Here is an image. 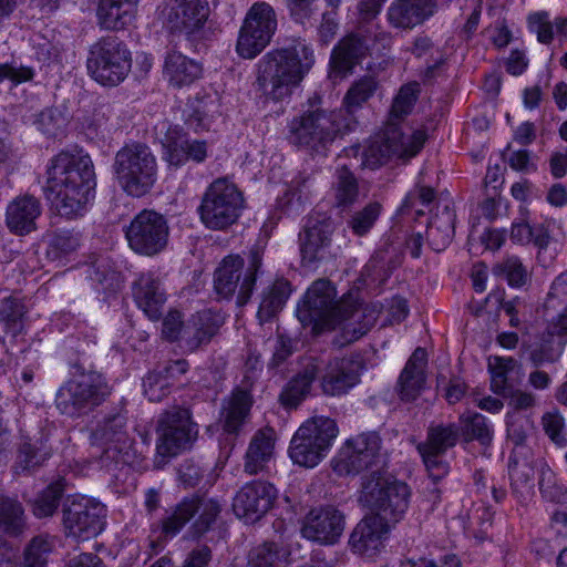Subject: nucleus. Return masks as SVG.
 Wrapping results in <instances>:
<instances>
[{
  "instance_id": "e2e57ef3",
  "label": "nucleus",
  "mask_w": 567,
  "mask_h": 567,
  "mask_svg": "<svg viewBox=\"0 0 567 567\" xmlns=\"http://www.w3.org/2000/svg\"><path fill=\"white\" fill-rule=\"evenodd\" d=\"M34 72L16 61L0 64V82L9 81L13 85L32 80Z\"/></svg>"
},
{
  "instance_id": "c85d7f7f",
  "label": "nucleus",
  "mask_w": 567,
  "mask_h": 567,
  "mask_svg": "<svg viewBox=\"0 0 567 567\" xmlns=\"http://www.w3.org/2000/svg\"><path fill=\"white\" fill-rule=\"evenodd\" d=\"M202 74V64L181 52H168L164 59L163 76L174 89L192 85Z\"/></svg>"
},
{
  "instance_id": "393cba45",
  "label": "nucleus",
  "mask_w": 567,
  "mask_h": 567,
  "mask_svg": "<svg viewBox=\"0 0 567 567\" xmlns=\"http://www.w3.org/2000/svg\"><path fill=\"white\" fill-rule=\"evenodd\" d=\"M221 324L223 319L217 312L210 309L197 311L186 320L181 349L186 352H195L200 347L208 344Z\"/></svg>"
},
{
  "instance_id": "79ce46f5",
  "label": "nucleus",
  "mask_w": 567,
  "mask_h": 567,
  "mask_svg": "<svg viewBox=\"0 0 567 567\" xmlns=\"http://www.w3.org/2000/svg\"><path fill=\"white\" fill-rule=\"evenodd\" d=\"M379 82L374 75L365 74L357 79L346 92L342 106L349 115L360 110L377 92Z\"/></svg>"
},
{
  "instance_id": "dca6fc26",
  "label": "nucleus",
  "mask_w": 567,
  "mask_h": 567,
  "mask_svg": "<svg viewBox=\"0 0 567 567\" xmlns=\"http://www.w3.org/2000/svg\"><path fill=\"white\" fill-rule=\"evenodd\" d=\"M278 25L275 9L267 2L254 3L239 30L236 50L244 59H254L271 41Z\"/></svg>"
},
{
  "instance_id": "680f3d73",
  "label": "nucleus",
  "mask_w": 567,
  "mask_h": 567,
  "mask_svg": "<svg viewBox=\"0 0 567 567\" xmlns=\"http://www.w3.org/2000/svg\"><path fill=\"white\" fill-rule=\"evenodd\" d=\"M186 320L177 310H171L163 319L162 334L169 342H178L182 346V334Z\"/></svg>"
},
{
  "instance_id": "603ef678",
  "label": "nucleus",
  "mask_w": 567,
  "mask_h": 567,
  "mask_svg": "<svg viewBox=\"0 0 567 567\" xmlns=\"http://www.w3.org/2000/svg\"><path fill=\"white\" fill-rule=\"evenodd\" d=\"M511 241L516 246H526L533 244L538 248H545L549 245V237L544 228H532L528 224H514L511 230Z\"/></svg>"
},
{
  "instance_id": "09e8293b",
  "label": "nucleus",
  "mask_w": 567,
  "mask_h": 567,
  "mask_svg": "<svg viewBox=\"0 0 567 567\" xmlns=\"http://www.w3.org/2000/svg\"><path fill=\"white\" fill-rule=\"evenodd\" d=\"M526 25L539 43L548 45L554 41L555 18H551L548 11L538 10L528 13Z\"/></svg>"
},
{
  "instance_id": "f257e3e1",
  "label": "nucleus",
  "mask_w": 567,
  "mask_h": 567,
  "mask_svg": "<svg viewBox=\"0 0 567 567\" xmlns=\"http://www.w3.org/2000/svg\"><path fill=\"white\" fill-rule=\"evenodd\" d=\"M96 178L89 155L61 152L47 168L48 198L61 216H81L94 199Z\"/></svg>"
},
{
  "instance_id": "20e7f679",
  "label": "nucleus",
  "mask_w": 567,
  "mask_h": 567,
  "mask_svg": "<svg viewBox=\"0 0 567 567\" xmlns=\"http://www.w3.org/2000/svg\"><path fill=\"white\" fill-rule=\"evenodd\" d=\"M419 94L416 82L403 85L393 100L391 109V121L408 115ZM427 138L423 128L403 132L395 123L390 122L385 128L381 143H373L363 154V165L375 168L382 165L388 158H409L415 156L423 147Z\"/></svg>"
},
{
  "instance_id": "7c9ffc66",
  "label": "nucleus",
  "mask_w": 567,
  "mask_h": 567,
  "mask_svg": "<svg viewBox=\"0 0 567 567\" xmlns=\"http://www.w3.org/2000/svg\"><path fill=\"white\" fill-rule=\"evenodd\" d=\"M275 443L274 430L264 429L256 432L245 454L244 472L257 475L268 471L275 456Z\"/></svg>"
},
{
  "instance_id": "6e6d98bb",
  "label": "nucleus",
  "mask_w": 567,
  "mask_h": 567,
  "mask_svg": "<svg viewBox=\"0 0 567 567\" xmlns=\"http://www.w3.org/2000/svg\"><path fill=\"white\" fill-rule=\"evenodd\" d=\"M381 213V205L377 202L369 203L357 212L349 220V227L358 236H364L374 226Z\"/></svg>"
},
{
  "instance_id": "bb28decb",
  "label": "nucleus",
  "mask_w": 567,
  "mask_h": 567,
  "mask_svg": "<svg viewBox=\"0 0 567 567\" xmlns=\"http://www.w3.org/2000/svg\"><path fill=\"white\" fill-rule=\"evenodd\" d=\"M436 7L435 0H394L388 8L386 18L393 28L411 30L432 17Z\"/></svg>"
},
{
  "instance_id": "e433bc0d",
  "label": "nucleus",
  "mask_w": 567,
  "mask_h": 567,
  "mask_svg": "<svg viewBox=\"0 0 567 567\" xmlns=\"http://www.w3.org/2000/svg\"><path fill=\"white\" fill-rule=\"evenodd\" d=\"M319 372V362L316 358H310L305 363L302 370L298 372L285 386L280 394L282 405L296 408L310 393L312 382Z\"/></svg>"
},
{
  "instance_id": "4468645a",
  "label": "nucleus",
  "mask_w": 567,
  "mask_h": 567,
  "mask_svg": "<svg viewBox=\"0 0 567 567\" xmlns=\"http://www.w3.org/2000/svg\"><path fill=\"white\" fill-rule=\"evenodd\" d=\"M131 53L116 37H105L92 45L87 69L102 85L121 83L131 70Z\"/></svg>"
},
{
  "instance_id": "bf43d9fd",
  "label": "nucleus",
  "mask_w": 567,
  "mask_h": 567,
  "mask_svg": "<svg viewBox=\"0 0 567 567\" xmlns=\"http://www.w3.org/2000/svg\"><path fill=\"white\" fill-rule=\"evenodd\" d=\"M464 435L467 441L477 440L482 445H489L493 431L487 424L486 417L475 413L465 421Z\"/></svg>"
},
{
  "instance_id": "c03bdc74",
  "label": "nucleus",
  "mask_w": 567,
  "mask_h": 567,
  "mask_svg": "<svg viewBox=\"0 0 567 567\" xmlns=\"http://www.w3.org/2000/svg\"><path fill=\"white\" fill-rule=\"evenodd\" d=\"M217 109L216 100L210 95L197 96L189 103L186 124L195 132L206 131L209 128Z\"/></svg>"
},
{
  "instance_id": "72a5a7b5",
  "label": "nucleus",
  "mask_w": 567,
  "mask_h": 567,
  "mask_svg": "<svg viewBox=\"0 0 567 567\" xmlns=\"http://www.w3.org/2000/svg\"><path fill=\"white\" fill-rule=\"evenodd\" d=\"M367 45L358 35L350 34L339 41L333 48L330 66L334 76L344 79L352 73L353 68L365 54Z\"/></svg>"
},
{
  "instance_id": "864d4df0",
  "label": "nucleus",
  "mask_w": 567,
  "mask_h": 567,
  "mask_svg": "<svg viewBox=\"0 0 567 567\" xmlns=\"http://www.w3.org/2000/svg\"><path fill=\"white\" fill-rule=\"evenodd\" d=\"M63 484L54 482L50 484L33 503V514L39 518L52 516L63 494Z\"/></svg>"
},
{
  "instance_id": "9b49d317",
  "label": "nucleus",
  "mask_w": 567,
  "mask_h": 567,
  "mask_svg": "<svg viewBox=\"0 0 567 567\" xmlns=\"http://www.w3.org/2000/svg\"><path fill=\"white\" fill-rule=\"evenodd\" d=\"M156 464L164 465L168 458L188 451L197 440V424L187 409L173 406L164 411L156 426Z\"/></svg>"
},
{
  "instance_id": "7ed1b4c3",
  "label": "nucleus",
  "mask_w": 567,
  "mask_h": 567,
  "mask_svg": "<svg viewBox=\"0 0 567 567\" xmlns=\"http://www.w3.org/2000/svg\"><path fill=\"white\" fill-rule=\"evenodd\" d=\"M315 52L301 38H290L268 51L256 64V83L262 95L280 102L291 96L315 65Z\"/></svg>"
},
{
  "instance_id": "473e14b6",
  "label": "nucleus",
  "mask_w": 567,
  "mask_h": 567,
  "mask_svg": "<svg viewBox=\"0 0 567 567\" xmlns=\"http://www.w3.org/2000/svg\"><path fill=\"white\" fill-rule=\"evenodd\" d=\"M133 297L137 307L153 321L162 316L166 301L159 281L151 274H143L133 285Z\"/></svg>"
},
{
  "instance_id": "5fc2aeb1",
  "label": "nucleus",
  "mask_w": 567,
  "mask_h": 567,
  "mask_svg": "<svg viewBox=\"0 0 567 567\" xmlns=\"http://www.w3.org/2000/svg\"><path fill=\"white\" fill-rule=\"evenodd\" d=\"M39 131L43 134L54 137L58 136L66 125V118L58 109H44L39 114L30 118Z\"/></svg>"
},
{
  "instance_id": "4d7b16f0",
  "label": "nucleus",
  "mask_w": 567,
  "mask_h": 567,
  "mask_svg": "<svg viewBox=\"0 0 567 567\" xmlns=\"http://www.w3.org/2000/svg\"><path fill=\"white\" fill-rule=\"evenodd\" d=\"M455 215L447 205L443 207V220L436 217L429 229V236L432 237L430 244L447 245L449 239L454 233Z\"/></svg>"
},
{
  "instance_id": "b1692460",
  "label": "nucleus",
  "mask_w": 567,
  "mask_h": 567,
  "mask_svg": "<svg viewBox=\"0 0 567 567\" xmlns=\"http://www.w3.org/2000/svg\"><path fill=\"white\" fill-rule=\"evenodd\" d=\"M363 370L362 360L359 358H334L324 368L320 379V388L323 394L340 396L348 393L360 382Z\"/></svg>"
},
{
  "instance_id": "4c0bfd02",
  "label": "nucleus",
  "mask_w": 567,
  "mask_h": 567,
  "mask_svg": "<svg viewBox=\"0 0 567 567\" xmlns=\"http://www.w3.org/2000/svg\"><path fill=\"white\" fill-rule=\"evenodd\" d=\"M137 0H100L97 20L106 30H120L132 22Z\"/></svg>"
},
{
  "instance_id": "de8ad7c7",
  "label": "nucleus",
  "mask_w": 567,
  "mask_h": 567,
  "mask_svg": "<svg viewBox=\"0 0 567 567\" xmlns=\"http://www.w3.org/2000/svg\"><path fill=\"white\" fill-rule=\"evenodd\" d=\"M287 559L288 551L275 543H265L249 555L251 567H285Z\"/></svg>"
},
{
  "instance_id": "49530a36",
  "label": "nucleus",
  "mask_w": 567,
  "mask_h": 567,
  "mask_svg": "<svg viewBox=\"0 0 567 567\" xmlns=\"http://www.w3.org/2000/svg\"><path fill=\"white\" fill-rule=\"evenodd\" d=\"M509 476L513 493L519 501L533 496L535 471L528 462L511 461Z\"/></svg>"
},
{
  "instance_id": "f03ea898",
  "label": "nucleus",
  "mask_w": 567,
  "mask_h": 567,
  "mask_svg": "<svg viewBox=\"0 0 567 567\" xmlns=\"http://www.w3.org/2000/svg\"><path fill=\"white\" fill-rule=\"evenodd\" d=\"M336 297V289L329 280H316L298 305L297 317L303 327H310L315 333L342 326L346 340L355 341L374 324V312L341 306Z\"/></svg>"
},
{
  "instance_id": "f8f14e48",
  "label": "nucleus",
  "mask_w": 567,
  "mask_h": 567,
  "mask_svg": "<svg viewBox=\"0 0 567 567\" xmlns=\"http://www.w3.org/2000/svg\"><path fill=\"white\" fill-rule=\"evenodd\" d=\"M244 198L228 178L215 179L203 195L198 213L203 224L212 229L233 225L243 209Z\"/></svg>"
},
{
  "instance_id": "5701e85b",
  "label": "nucleus",
  "mask_w": 567,
  "mask_h": 567,
  "mask_svg": "<svg viewBox=\"0 0 567 567\" xmlns=\"http://www.w3.org/2000/svg\"><path fill=\"white\" fill-rule=\"evenodd\" d=\"M126 238L131 248H163L168 238L167 220L154 210L144 209L131 221Z\"/></svg>"
},
{
  "instance_id": "39448f33",
  "label": "nucleus",
  "mask_w": 567,
  "mask_h": 567,
  "mask_svg": "<svg viewBox=\"0 0 567 567\" xmlns=\"http://www.w3.org/2000/svg\"><path fill=\"white\" fill-rule=\"evenodd\" d=\"M72 377L64 382L55 394V406L64 415L81 417L101 405L111 393L105 378L82 364L72 365Z\"/></svg>"
},
{
  "instance_id": "a878e982",
  "label": "nucleus",
  "mask_w": 567,
  "mask_h": 567,
  "mask_svg": "<svg viewBox=\"0 0 567 567\" xmlns=\"http://www.w3.org/2000/svg\"><path fill=\"white\" fill-rule=\"evenodd\" d=\"M391 527L392 525L379 516L367 515L353 528L349 545L357 554L373 556L381 549Z\"/></svg>"
},
{
  "instance_id": "cd10ccee",
  "label": "nucleus",
  "mask_w": 567,
  "mask_h": 567,
  "mask_svg": "<svg viewBox=\"0 0 567 567\" xmlns=\"http://www.w3.org/2000/svg\"><path fill=\"white\" fill-rule=\"evenodd\" d=\"M188 370L186 360H176L148 372L143 379V391L151 402L166 398L181 377Z\"/></svg>"
},
{
  "instance_id": "37998d69",
  "label": "nucleus",
  "mask_w": 567,
  "mask_h": 567,
  "mask_svg": "<svg viewBox=\"0 0 567 567\" xmlns=\"http://www.w3.org/2000/svg\"><path fill=\"white\" fill-rule=\"evenodd\" d=\"M332 223L320 215L310 216L300 233L301 248H323L331 243Z\"/></svg>"
},
{
  "instance_id": "052dcab7",
  "label": "nucleus",
  "mask_w": 567,
  "mask_h": 567,
  "mask_svg": "<svg viewBox=\"0 0 567 567\" xmlns=\"http://www.w3.org/2000/svg\"><path fill=\"white\" fill-rule=\"evenodd\" d=\"M538 488L543 497L549 502H558L564 495L563 488L557 485L555 473L547 464L539 468Z\"/></svg>"
},
{
  "instance_id": "3c124183",
  "label": "nucleus",
  "mask_w": 567,
  "mask_h": 567,
  "mask_svg": "<svg viewBox=\"0 0 567 567\" xmlns=\"http://www.w3.org/2000/svg\"><path fill=\"white\" fill-rule=\"evenodd\" d=\"M52 539L44 535L33 537L23 550L24 567H45L48 555L52 551Z\"/></svg>"
},
{
  "instance_id": "aec40b11",
  "label": "nucleus",
  "mask_w": 567,
  "mask_h": 567,
  "mask_svg": "<svg viewBox=\"0 0 567 567\" xmlns=\"http://www.w3.org/2000/svg\"><path fill=\"white\" fill-rule=\"evenodd\" d=\"M346 527V517L333 506H319L309 511L301 525V535L320 545L337 544Z\"/></svg>"
},
{
  "instance_id": "13d9d810",
  "label": "nucleus",
  "mask_w": 567,
  "mask_h": 567,
  "mask_svg": "<svg viewBox=\"0 0 567 567\" xmlns=\"http://www.w3.org/2000/svg\"><path fill=\"white\" fill-rule=\"evenodd\" d=\"M493 272L496 276L505 277L512 287H522L527 280V270L517 258H508L495 265Z\"/></svg>"
},
{
  "instance_id": "c9c22d12",
  "label": "nucleus",
  "mask_w": 567,
  "mask_h": 567,
  "mask_svg": "<svg viewBox=\"0 0 567 567\" xmlns=\"http://www.w3.org/2000/svg\"><path fill=\"white\" fill-rule=\"evenodd\" d=\"M330 194L332 195L334 206L342 210L352 207L359 202L361 187L358 178L347 164L339 163L336 166Z\"/></svg>"
},
{
  "instance_id": "a19ab883",
  "label": "nucleus",
  "mask_w": 567,
  "mask_h": 567,
  "mask_svg": "<svg viewBox=\"0 0 567 567\" xmlns=\"http://www.w3.org/2000/svg\"><path fill=\"white\" fill-rule=\"evenodd\" d=\"M25 529L22 504L14 497L0 495V530L11 537L20 536Z\"/></svg>"
},
{
  "instance_id": "412c9836",
  "label": "nucleus",
  "mask_w": 567,
  "mask_h": 567,
  "mask_svg": "<svg viewBox=\"0 0 567 567\" xmlns=\"http://www.w3.org/2000/svg\"><path fill=\"white\" fill-rule=\"evenodd\" d=\"M208 16L207 0H171L159 10V19L167 29L186 34L203 28Z\"/></svg>"
},
{
  "instance_id": "58836bf2",
  "label": "nucleus",
  "mask_w": 567,
  "mask_h": 567,
  "mask_svg": "<svg viewBox=\"0 0 567 567\" xmlns=\"http://www.w3.org/2000/svg\"><path fill=\"white\" fill-rule=\"evenodd\" d=\"M51 456V450L42 440H24L20 443L14 463L17 474H27L42 466Z\"/></svg>"
},
{
  "instance_id": "6e6552de",
  "label": "nucleus",
  "mask_w": 567,
  "mask_h": 567,
  "mask_svg": "<svg viewBox=\"0 0 567 567\" xmlns=\"http://www.w3.org/2000/svg\"><path fill=\"white\" fill-rule=\"evenodd\" d=\"M113 171L118 185L126 194L141 197L148 193L156 182V157L144 144H126L115 154Z\"/></svg>"
},
{
  "instance_id": "ddd939ff",
  "label": "nucleus",
  "mask_w": 567,
  "mask_h": 567,
  "mask_svg": "<svg viewBox=\"0 0 567 567\" xmlns=\"http://www.w3.org/2000/svg\"><path fill=\"white\" fill-rule=\"evenodd\" d=\"M93 437L104 445L101 462L106 470L113 471L137 463V454L127 433L124 414L106 415L94 430Z\"/></svg>"
},
{
  "instance_id": "a211bd4d",
  "label": "nucleus",
  "mask_w": 567,
  "mask_h": 567,
  "mask_svg": "<svg viewBox=\"0 0 567 567\" xmlns=\"http://www.w3.org/2000/svg\"><path fill=\"white\" fill-rule=\"evenodd\" d=\"M106 509L85 496L68 497L63 507V525L69 536L80 540L97 536L104 528Z\"/></svg>"
},
{
  "instance_id": "338daca9",
  "label": "nucleus",
  "mask_w": 567,
  "mask_h": 567,
  "mask_svg": "<svg viewBox=\"0 0 567 567\" xmlns=\"http://www.w3.org/2000/svg\"><path fill=\"white\" fill-rule=\"evenodd\" d=\"M423 458L425 467L429 472L430 477L434 483L443 478L449 473V465L442 461L440 456L442 454H435L430 452H419Z\"/></svg>"
},
{
  "instance_id": "f704fd0d",
  "label": "nucleus",
  "mask_w": 567,
  "mask_h": 567,
  "mask_svg": "<svg viewBox=\"0 0 567 567\" xmlns=\"http://www.w3.org/2000/svg\"><path fill=\"white\" fill-rule=\"evenodd\" d=\"M252 404L248 391L236 389L224 400L220 413L223 429L229 434H236L247 423Z\"/></svg>"
},
{
  "instance_id": "f3484780",
  "label": "nucleus",
  "mask_w": 567,
  "mask_h": 567,
  "mask_svg": "<svg viewBox=\"0 0 567 567\" xmlns=\"http://www.w3.org/2000/svg\"><path fill=\"white\" fill-rule=\"evenodd\" d=\"M386 464V454L382 452L381 439L374 433H363L351 440L340 451L336 470L340 474H358L364 470L381 472Z\"/></svg>"
},
{
  "instance_id": "8fccbe9b",
  "label": "nucleus",
  "mask_w": 567,
  "mask_h": 567,
  "mask_svg": "<svg viewBox=\"0 0 567 567\" xmlns=\"http://www.w3.org/2000/svg\"><path fill=\"white\" fill-rule=\"evenodd\" d=\"M516 360L513 358L492 357L488 359V371L491 373V389L494 393L506 395L508 390L507 378L513 371Z\"/></svg>"
},
{
  "instance_id": "0e129e2a",
  "label": "nucleus",
  "mask_w": 567,
  "mask_h": 567,
  "mask_svg": "<svg viewBox=\"0 0 567 567\" xmlns=\"http://www.w3.org/2000/svg\"><path fill=\"white\" fill-rule=\"evenodd\" d=\"M435 198V192L431 187H420L414 193L408 194L405 197L403 207L405 209H414L416 215H423V208L430 206Z\"/></svg>"
},
{
  "instance_id": "6ab92c4d",
  "label": "nucleus",
  "mask_w": 567,
  "mask_h": 567,
  "mask_svg": "<svg viewBox=\"0 0 567 567\" xmlns=\"http://www.w3.org/2000/svg\"><path fill=\"white\" fill-rule=\"evenodd\" d=\"M277 488L269 482L255 480L246 483L234 496L233 511L246 523L259 520L274 506Z\"/></svg>"
},
{
  "instance_id": "0eeeda50",
  "label": "nucleus",
  "mask_w": 567,
  "mask_h": 567,
  "mask_svg": "<svg viewBox=\"0 0 567 567\" xmlns=\"http://www.w3.org/2000/svg\"><path fill=\"white\" fill-rule=\"evenodd\" d=\"M262 265L260 250H250L248 255H228L214 272V290L224 299L236 296L238 306H244L250 299Z\"/></svg>"
},
{
  "instance_id": "c756f323",
  "label": "nucleus",
  "mask_w": 567,
  "mask_h": 567,
  "mask_svg": "<svg viewBox=\"0 0 567 567\" xmlns=\"http://www.w3.org/2000/svg\"><path fill=\"white\" fill-rule=\"evenodd\" d=\"M41 215L40 202L30 195L16 197L6 210V224L17 235H25L35 229V220Z\"/></svg>"
},
{
  "instance_id": "69168bd1",
  "label": "nucleus",
  "mask_w": 567,
  "mask_h": 567,
  "mask_svg": "<svg viewBox=\"0 0 567 567\" xmlns=\"http://www.w3.org/2000/svg\"><path fill=\"white\" fill-rule=\"evenodd\" d=\"M47 243L52 248H75L81 245L80 234L70 229H55L47 233Z\"/></svg>"
},
{
  "instance_id": "4be33fe9",
  "label": "nucleus",
  "mask_w": 567,
  "mask_h": 567,
  "mask_svg": "<svg viewBox=\"0 0 567 567\" xmlns=\"http://www.w3.org/2000/svg\"><path fill=\"white\" fill-rule=\"evenodd\" d=\"M166 128L161 138L163 158L171 165L179 167L186 162L203 163L208 156L209 146L206 141L189 138L181 127L162 124Z\"/></svg>"
},
{
  "instance_id": "423d86ee",
  "label": "nucleus",
  "mask_w": 567,
  "mask_h": 567,
  "mask_svg": "<svg viewBox=\"0 0 567 567\" xmlns=\"http://www.w3.org/2000/svg\"><path fill=\"white\" fill-rule=\"evenodd\" d=\"M409 498V486L392 476L373 471L362 477L360 502L392 526L404 517Z\"/></svg>"
},
{
  "instance_id": "9d476101",
  "label": "nucleus",
  "mask_w": 567,
  "mask_h": 567,
  "mask_svg": "<svg viewBox=\"0 0 567 567\" xmlns=\"http://www.w3.org/2000/svg\"><path fill=\"white\" fill-rule=\"evenodd\" d=\"M338 435L334 420L315 416L307 420L295 433L289 446V455L295 464L312 468L328 454Z\"/></svg>"
},
{
  "instance_id": "774afa93",
  "label": "nucleus",
  "mask_w": 567,
  "mask_h": 567,
  "mask_svg": "<svg viewBox=\"0 0 567 567\" xmlns=\"http://www.w3.org/2000/svg\"><path fill=\"white\" fill-rule=\"evenodd\" d=\"M503 396L508 400L507 404L514 411H524L532 409L536 403V399L533 393L522 391L518 389L514 390L512 388H508V390H506V395Z\"/></svg>"
},
{
  "instance_id": "2f4dec72",
  "label": "nucleus",
  "mask_w": 567,
  "mask_h": 567,
  "mask_svg": "<svg viewBox=\"0 0 567 567\" xmlns=\"http://www.w3.org/2000/svg\"><path fill=\"white\" fill-rule=\"evenodd\" d=\"M427 353L423 348H416L402 370L398 385L402 400H415L425 384Z\"/></svg>"
},
{
  "instance_id": "2eb2a0df",
  "label": "nucleus",
  "mask_w": 567,
  "mask_h": 567,
  "mask_svg": "<svg viewBox=\"0 0 567 567\" xmlns=\"http://www.w3.org/2000/svg\"><path fill=\"white\" fill-rule=\"evenodd\" d=\"M221 512V504L214 498L192 495L184 497L173 509L172 514L164 518L158 526L161 536L172 538L195 516L193 529L196 535H203L215 524Z\"/></svg>"
},
{
  "instance_id": "a18cd8bd",
  "label": "nucleus",
  "mask_w": 567,
  "mask_h": 567,
  "mask_svg": "<svg viewBox=\"0 0 567 567\" xmlns=\"http://www.w3.org/2000/svg\"><path fill=\"white\" fill-rule=\"evenodd\" d=\"M290 293V284L285 279H278L264 295L258 309V317L261 322L270 320L285 306Z\"/></svg>"
},
{
  "instance_id": "ea45409f",
  "label": "nucleus",
  "mask_w": 567,
  "mask_h": 567,
  "mask_svg": "<svg viewBox=\"0 0 567 567\" xmlns=\"http://www.w3.org/2000/svg\"><path fill=\"white\" fill-rule=\"evenodd\" d=\"M460 434L461 427L455 423L432 425L429 427L426 441L417 445V451L443 455L456 445Z\"/></svg>"
},
{
  "instance_id": "1a4fd4ad",
  "label": "nucleus",
  "mask_w": 567,
  "mask_h": 567,
  "mask_svg": "<svg viewBox=\"0 0 567 567\" xmlns=\"http://www.w3.org/2000/svg\"><path fill=\"white\" fill-rule=\"evenodd\" d=\"M341 113L324 110L307 111L289 125L290 143L312 150L326 147L336 136L352 128V118L341 120Z\"/></svg>"
}]
</instances>
